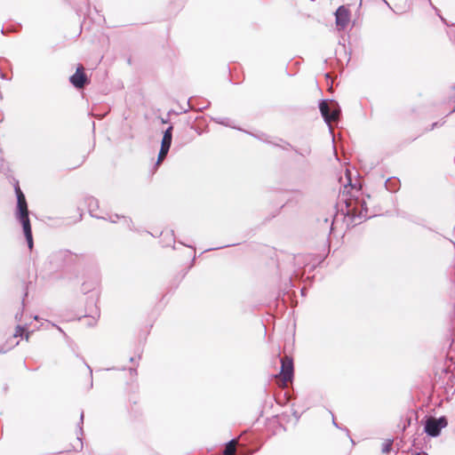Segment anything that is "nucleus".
<instances>
[{"label":"nucleus","mask_w":455,"mask_h":455,"mask_svg":"<svg viewBox=\"0 0 455 455\" xmlns=\"http://www.w3.org/2000/svg\"><path fill=\"white\" fill-rule=\"evenodd\" d=\"M84 419V412L81 413V420Z\"/></svg>","instance_id":"obj_12"},{"label":"nucleus","mask_w":455,"mask_h":455,"mask_svg":"<svg viewBox=\"0 0 455 455\" xmlns=\"http://www.w3.org/2000/svg\"><path fill=\"white\" fill-rule=\"evenodd\" d=\"M446 426L447 420L444 417L439 419L430 418L426 422L425 431L431 436H437Z\"/></svg>","instance_id":"obj_3"},{"label":"nucleus","mask_w":455,"mask_h":455,"mask_svg":"<svg viewBox=\"0 0 455 455\" xmlns=\"http://www.w3.org/2000/svg\"><path fill=\"white\" fill-rule=\"evenodd\" d=\"M392 444H393V440L391 439H387L383 444H382V452L383 453H389L390 451H391V447H392Z\"/></svg>","instance_id":"obj_10"},{"label":"nucleus","mask_w":455,"mask_h":455,"mask_svg":"<svg viewBox=\"0 0 455 455\" xmlns=\"http://www.w3.org/2000/svg\"><path fill=\"white\" fill-rule=\"evenodd\" d=\"M281 363L280 378L283 381V385L286 386L293 377V363L291 358L284 356L281 359Z\"/></svg>","instance_id":"obj_4"},{"label":"nucleus","mask_w":455,"mask_h":455,"mask_svg":"<svg viewBox=\"0 0 455 455\" xmlns=\"http://www.w3.org/2000/svg\"><path fill=\"white\" fill-rule=\"evenodd\" d=\"M16 195H17V218L22 224L24 235L26 236L28 247L31 249L33 246V238L31 227L28 218V205L25 199V196L19 187L15 188Z\"/></svg>","instance_id":"obj_1"},{"label":"nucleus","mask_w":455,"mask_h":455,"mask_svg":"<svg viewBox=\"0 0 455 455\" xmlns=\"http://www.w3.org/2000/svg\"><path fill=\"white\" fill-rule=\"evenodd\" d=\"M319 108L327 124H330L331 122L338 120L339 108L336 102L331 101L329 103L326 100H322L319 104Z\"/></svg>","instance_id":"obj_2"},{"label":"nucleus","mask_w":455,"mask_h":455,"mask_svg":"<svg viewBox=\"0 0 455 455\" xmlns=\"http://www.w3.org/2000/svg\"><path fill=\"white\" fill-rule=\"evenodd\" d=\"M360 208L356 205L353 208L351 207V204H348L347 212L352 214L353 216H358L361 219H366L369 217L367 208L364 207V203H359Z\"/></svg>","instance_id":"obj_8"},{"label":"nucleus","mask_w":455,"mask_h":455,"mask_svg":"<svg viewBox=\"0 0 455 455\" xmlns=\"http://www.w3.org/2000/svg\"><path fill=\"white\" fill-rule=\"evenodd\" d=\"M336 25L340 29L345 28L350 21V12L345 6H339L335 12Z\"/></svg>","instance_id":"obj_6"},{"label":"nucleus","mask_w":455,"mask_h":455,"mask_svg":"<svg viewBox=\"0 0 455 455\" xmlns=\"http://www.w3.org/2000/svg\"><path fill=\"white\" fill-rule=\"evenodd\" d=\"M172 126H170L164 133V137L161 143V149L158 155V160L157 164H160L166 155L168 154V151L170 149L171 144H172Z\"/></svg>","instance_id":"obj_5"},{"label":"nucleus","mask_w":455,"mask_h":455,"mask_svg":"<svg viewBox=\"0 0 455 455\" xmlns=\"http://www.w3.org/2000/svg\"><path fill=\"white\" fill-rule=\"evenodd\" d=\"M70 83L76 88H83L87 83V77L82 65L77 67L76 73L70 77Z\"/></svg>","instance_id":"obj_7"},{"label":"nucleus","mask_w":455,"mask_h":455,"mask_svg":"<svg viewBox=\"0 0 455 455\" xmlns=\"http://www.w3.org/2000/svg\"><path fill=\"white\" fill-rule=\"evenodd\" d=\"M417 455H427L426 453H418Z\"/></svg>","instance_id":"obj_13"},{"label":"nucleus","mask_w":455,"mask_h":455,"mask_svg":"<svg viewBox=\"0 0 455 455\" xmlns=\"http://www.w3.org/2000/svg\"><path fill=\"white\" fill-rule=\"evenodd\" d=\"M23 329L20 326L17 327L14 336L18 337L22 334Z\"/></svg>","instance_id":"obj_11"},{"label":"nucleus","mask_w":455,"mask_h":455,"mask_svg":"<svg viewBox=\"0 0 455 455\" xmlns=\"http://www.w3.org/2000/svg\"><path fill=\"white\" fill-rule=\"evenodd\" d=\"M235 440L230 441L224 450V455H234L235 452Z\"/></svg>","instance_id":"obj_9"}]
</instances>
